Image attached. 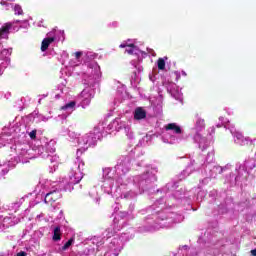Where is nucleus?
Here are the masks:
<instances>
[{"mask_svg": "<svg viewBox=\"0 0 256 256\" xmlns=\"http://www.w3.org/2000/svg\"><path fill=\"white\" fill-rule=\"evenodd\" d=\"M146 118H147V111H145V109H143L142 107H138L135 109L134 119L136 121H141L142 119H146Z\"/></svg>", "mask_w": 256, "mask_h": 256, "instance_id": "obj_1", "label": "nucleus"}, {"mask_svg": "<svg viewBox=\"0 0 256 256\" xmlns=\"http://www.w3.org/2000/svg\"><path fill=\"white\" fill-rule=\"evenodd\" d=\"M53 42H55V38L53 37L44 38L41 43V51L42 52L47 51L49 49V45H51V43Z\"/></svg>", "mask_w": 256, "mask_h": 256, "instance_id": "obj_2", "label": "nucleus"}, {"mask_svg": "<svg viewBox=\"0 0 256 256\" xmlns=\"http://www.w3.org/2000/svg\"><path fill=\"white\" fill-rule=\"evenodd\" d=\"M166 131H174L176 135H181L183 131L181 130V127L175 123H169L168 125L165 126Z\"/></svg>", "mask_w": 256, "mask_h": 256, "instance_id": "obj_3", "label": "nucleus"}, {"mask_svg": "<svg viewBox=\"0 0 256 256\" xmlns=\"http://www.w3.org/2000/svg\"><path fill=\"white\" fill-rule=\"evenodd\" d=\"M53 241H61V226H56L53 231Z\"/></svg>", "mask_w": 256, "mask_h": 256, "instance_id": "obj_4", "label": "nucleus"}, {"mask_svg": "<svg viewBox=\"0 0 256 256\" xmlns=\"http://www.w3.org/2000/svg\"><path fill=\"white\" fill-rule=\"evenodd\" d=\"M11 27H13L11 23H6L4 26H2L0 28V37H4V35H7Z\"/></svg>", "mask_w": 256, "mask_h": 256, "instance_id": "obj_5", "label": "nucleus"}, {"mask_svg": "<svg viewBox=\"0 0 256 256\" xmlns=\"http://www.w3.org/2000/svg\"><path fill=\"white\" fill-rule=\"evenodd\" d=\"M129 53L130 55H139V47L135 44H129Z\"/></svg>", "mask_w": 256, "mask_h": 256, "instance_id": "obj_6", "label": "nucleus"}, {"mask_svg": "<svg viewBox=\"0 0 256 256\" xmlns=\"http://www.w3.org/2000/svg\"><path fill=\"white\" fill-rule=\"evenodd\" d=\"M73 243H75V239L74 238H70L62 247V251H67V249H69V247H71L73 245Z\"/></svg>", "mask_w": 256, "mask_h": 256, "instance_id": "obj_7", "label": "nucleus"}, {"mask_svg": "<svg viewBox=\"0 0 256 256\" xmlns=\"http://www.w3.org/2000/svg\"><path fill=\"white\" fill-rule=\"evenodd\" d=\"M157 65H158V69L160 71H164V69H165V59L159 58L158 62H157Z\"/></svg>", "mask_w": 256, "mask_h": 256, "instance_id": "obj_8", "label": "nucleus"}, {"mask_svg": "<svg viewBox=\"0 0 256 256\" xmlns=\"http://www.w3.org/2000/svg\"><path fill=\"white\" fill-rule=\"evenodd\" d=\"M76 102L75 101H71L69 103H67L66 105L62 106V110L65 111L67 109H73V107H75Z\"/></svg>", "mask_w": 256, "mask_h": 256, "instance_id": "obj_9", "label": "nucleus"}, {"mask_svg": "<svg viewBox=\"0 0 256 256\" xmlns=\"http://www.w3.org/2000/svg\"><path fill=\"white\" fill-rule=\"evenodd\" d=\"M14 11L16 15H23V9L21 8V6H15Z\"/></svg>", "mask_w": 256, "mask_h": 256, "instance_id": "obj_10", "label": "nucleus"}, {"mask_svg": "<svg viewBox=\"0 0 256 256\" xmlns=\"http://www.w3.org/2000/svg\"><path fill=\"white\" fill-rule=\"evenodd\" d=\"M29 137H30V139H37V130H32L29 133Z\"/></svg>", "mask_w": 256, "mask_h": 256, "instance_id": "obj_11", "label": "nucleus"}, {"mask_svg": "<svg viewBox=\"0 0 256 256\" xmlns=\"http://www.w3.org/2000/svg\"><path fill=\"white\" fill-rule=\"evenodd\" d=\"M196 125L199 127H205V120L204 119H198L196 122Z\"/></svg>", "mask_w": 256, "mask_h": 256, "instance_id": "obj_12", "label": "nucleus"}, {"mask_svg": "<svg viewBox=\"0 0 256 256\" xmlns=\"http://www.w3.org/2000/svg\"><path fill=\"white\" fill-rule=\"evenodd\" d=\"M236 139H237L238 141H243V140L245 139V137H243L242 134H237V135H236Z\"/></svg>", "mask_w": 256, "mask_h": 256, "instance_id": "obj_13", "label": "nucleus"}, {"mask_svg": "<svg viewBox=\"0 0 256 256\" xmlns=\"http://www.w3.org/2000/svg\"><path fill=\"white\" fill-rule=\"evenodd\" d=\"M81 55H83V52H75V58L80 59Z\"/></svg>", "mask_w": 256, "mask_h": 256, "instance_id": "obj_14", "label": "nucleus"}, {"mask_svg": "<svg viewBox=\"0 0 256 256\" xmlns=\"http://www.w3.org/2000/svg\"><path fill=\"white\" fill-rule=\"evenodd\" d=\"M17 256H27V252L21 251L17 254Z\"/></svg>", "mask_w": 256, "mask_h": 256, "instance_id": "obj_15", "label": "nucleus"}, {"mask_svg": "<svg viewBox=\"0 0 256 256\" xmlns=\"http://www.w3.org/2000/svg\"><path fill=\"white\" fill-rule=\"evenodd\" d=\"M125 47H129V44L124 43V44H121V45H120V48H121V49H125Z\"/></svg>", "mask_w": 256, "mask_h": 256, "instance_id": "obj_16", "label": "nucleus"}, {"mask_svg": "<svg viewBox=\"0 0 256 256\" xmlns=\"http://www.w3.org/2000/svg\"><path fill=\"white\" fill-rule=\"evenodd\" d=\"M94 135H97L99 134V128L97 127H94V132H93Z\"/></svg>", "mask_w": 256, "mask_h": 256, "instance_id": "obj_17", "label": "nucleus"}, {"mask_svg": "<svg viewBox=\"0 0 256 256\" xmlns=\"http://www.w3.org/2000/svg\"><path fill=\"white\" fill-rule=\"evenodd\" d=\"M53 193H55V192H49V193H47V194H46V199H49V197H51V195H53Z\"/></svg>", "mask_w": 256, "mask_h": 256, "instance_id": "obj_18", "label": "nucleus"}, {"mask_svg": "<svg viewBox=\"0 0 256 256\" xmlns=\"http://www.w3.org/2000/svg\"><path fill=\"white\" fill-rule=\"evenodd\" d=\"M252 256H256V248L250 251Z\"/></svg>", "mask_w": 256, "mask_h": 256, "instance_id": "obj_19", "label": "nucleus"}]
</instances>
